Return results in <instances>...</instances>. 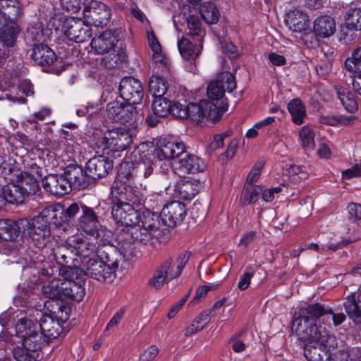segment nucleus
I'll return each mask as SVG.
<instances>
[{
    "label": "nucleus",
    "mask_w": 361,
    "mask_h": 361,
    "mask_svg": "<svg viewBox=\"0 0 361 361\" xmlns=\"http://www.w3.org/2000/svg\"><path fill=\"white\" fill-rule=\"evenodd\" d=\"M149 149L145 142L134 149L129 157V161L120 165L117 178L111 188L116 195L133 204H140L144 197L142 189L136 186L133 180V176L147 178L154 171V164L148 157Z\"/></svg>",
    "instance_id": "1"
},
{
    "label": "nucleus",
    "mask_w": 361,
    "mask_h": 361,
    "mask_svg": "<svg viewBox=\"0 0 361 361\" xmlns=\"http://www.w3.org/2000/svg\"><path fill=\"white\" fill-rule=\"evenodd\" d=\"M112 217L117 224L132 228L135 241L147 243L159 227V216L149 210L139 212L129 203L118 201L111 209Z\"/></svg>",
    "instance_id": "2"
},
{
    "label": "nucleus",
    "mask_w": 361,
    "mask_h": 361,
    "mask_svg": "<svg viewBox=\"0 0 361 361\" xmlns=\"http://www.w3.org/2000/svg\"><path fill=\"white\" fill-rule=\"evenodd\" d=\"M331 319L335 326H338L344 322L345 316L342 313L334 314L319 303L312 304L299 310V317L294 319L292 329L298 337L310 338L313 335V329L317 331L325 329L329 332L322 323L330 326Z\"/></svg>",
    "instance_id": "3"
},
{
    "label": "nucleus",
    "mask_w": 361,
    "mask_h": 361,
    "mask_svg": "<svg viewBox=\"0 0 361 361\" xmlns=\"http://www.w3.org/2000/svg\"><path fill=\"white\" fill-rule=\"evenodd\" d=\"M312 336L310 338L300 340L307 341L304 347V356L308 361H323L324 350L327 352L334 349L337 345L336 337L329 334L325 329L317 331L313 329Z\"/></svg>",
    "instance_id": "4"
},
{
    "label": "nucleus",
    "mask_w": 361,
    "mask_h": 361,
    "mask_svg": "<svg viewBox=\"0 0 361 361\" xmlns=\"http://www.w3.org/2000/svg\"><path fill=\"white\" fill-rule=\"evenodd\" d=\"M82 215L78 219V229L94 240H97L99 245H108L111 243V233L99 222L92 209L82 205Z\"/></svg>",
    "instance_id": "5"
},
{
    "label": "nucleus",
    "mask_w": 361,
    "mask_h": 361,
    "mask_svg": "<svg viewBox=\"0 0 361 361\" xmlns=\"http://www.w3.org/2000/svg\"><path fill=\"white\" fill-rule=\"evenodd\" d=\"M118 268V262L111 259L105 250L81 267L87 275L105 282H111L114 279Z\"/></svg>",
    "instance_id": "6"
},
{
    "label": "nucleus",
    "mask_w": 361,
    "mask_h": 361,
    "mask_svg": "<svg viewBox=\"0 0 361 361\" xmlns=\"http://www.w3.org/2000/svg\"><path fill=\"white\" fill-rule=\"evenodd\" d=\"M40 214L30 220L20 219L23 227H27L28 235L35 247L38 248L42 254L47 247L54 243V239L51 233L50 226Z\"/></svg>",
    "instance_id": "7"
},
{
    "label": "nucleus",
    "mask_w": 361,
    "mask_h": 361,
    "mask_svg": "<svg viewBox=\"0 0 361 361\" xmlns=\"http://www.w3.org/2000/svg\"><path fill=\"white\" fill-rule=\"evenodd\" d=\"M90 238H85L82 235L77 234L71 235L67 238V244L71 247L74 252L75 260L74 264L75 266H82L87 264L97 255L102 253V246L106 245H99L97 240L95 242L90 241Z\"/></svg>",
    "instance_id": "8"
},
{
    "label": "nucleus",
    "mask_w": 361,
    "mask_h": 361,
    "mask_svg": "<svg viewBox=\"0 0 361 361\" xmlns=\"http://www.w3.org/2000/svg\"><path fill=\"white\" fill-rule=\"evenodd\" d=\"M133 142L131 131L125 128H115L108 130L98 140V148L104 154L126 150Z\"/></svg>",
    "instance_id": "9"
},
{
    "label": "nucleus",
    "mask_w": 361,
    "mask_h": 361,
    "mask_svg": "<svg viewBox=\"0 0 361 361\" xmlns=\"http://www.w3.org/2000/svg\"><path fill=\"white\" fill-rule=\"evenodd\" d=\"M16 331L22 345L29 350L37 351L47 343L38 324L32 320L20 319L16 325Z\"/></svg>",
    "instance_id": "10"
},
{
    "label": "nucleus",
    "mask_w": 361,
    "mask_h": 361,
    "mask_svg": "<svg viewBox=\"0 0 361 361\" xmlns=\"http://www.w3.org/2000/svg\"><path fill=\"white\" fill-rule=\"evenodd\" d=\"M192 120L200 122L205 120L207 122L216 123L219 121L223 114L228 109L227 103H219L208 99H204L192 105Z\"/></svg>",
    "instance_id": "11"
},
{
    "label": "nucleus",
    "mask_w": 361,
    "mask_h": 361,
    "mask_svg": "<svg viewBox=\"0 0 361 361\" xmlns=\"http://www.w3.org/2000/svg\"><path fill=\"white\" fill-rule=\"evenodd\" d=\"M235 88L236 82L234 75L230 72H223L208 85L207 90L208 99L216 102L217 104L227 103L224 99L225 92H231Z\"/></svg>",
    "instance_id": "12"
},
{
    "label": "nucleus",
    "mask_w": 361,
    "mask_h": 361,
    "mask_svg": "<svg viewBox=\"0 0 361 361\" xmlns=\"http://www.w3.org/2000/svg\"><path fill=\"white\" fill-rule=\"evenodd\" d=\"M145 144L149 149L148 157H150L152 164V157H157L160 161L173 159L180 156L185 150V145L183 142L168 137L161 138L157 148Z\"/></svg>",
    "instance_id": "13"
},
{
    "label": "nucleus",
    "mask_w": 361,
    "mask_h": 361,
    "mask_svg": "<svg viewBox=\"0 0 361 361\" xmlns=\"http://www.w3.org/2000/svg\"><path fill=\"white\" fill-rule=\"evenodd\" d=\"M83 15L85 20L97 27L106 25L111 17V11L104 3L91 0L85 5Z\"/></svg>",
    "instance_id": "14"
},
{
    "label": "nucleus",
    "mask_w": 361,
    "mask_h": 361,
    "mask_svg": "<svg viewBox=\"0 0 361 361\" xmlns=\"http://www.w3.org/2000/svg\"><path fill=\"white\" fill-rule=\"evenodd\" d=\"M63 30L64 35L72 41L77 43L83 42L89 39L92 35V28L84 21L75 18H66L63 23Z\"/></svg>",
    "instance_id": "15"
},
{
    "label": "nucleus",
    "mask_w": 361,
    "mask_h": 361,
    "mask_svg": "<svg viewBox=\"0 0 361 361\" xmlns=\"http://www.w3.org/2000/svg\"><path fill=\"white\" fill-rule=\"evenodd\" d=\"M108 116L113 120L128 123L135 120L137 111L136 107L128 102L125 104L120 100H114L109 102L106 106Z\"/></svg>",
    "instance_id": "16"
},
{
    "label": "nucleus",
    "mask_w": 361,
    "mask_h": 361,
    "mask_svg": "<svg viewBox=\"0 0 361 361\" xmlns=\"http://www.w3.org/2000/svg\"><path fill=\"white\" fill-rule=\"evenodd\" d=\"M42 255L44 259H40L41 262L47 259L49 261H56L58 264H67L75 260L73 250L68 245L67 241L61 244L56 243L54 245V243H51Z\"/></svg>",
    "instance_id": "17"
},
{
    "label": "nucleus",
    "mask_w": 361,
    "mask_h": 361,
    "mask_svg": "<svg viewBox=\"0 0 361 361\" xmlns=\"http://www.w3.org/2000/svg\"><path fill=\"white\" fill-rule=\"evenodd\" d=\"M119 93L123 100L134 105L141 102L144 91L138 80L128 77L123 78L120 82Z\"/></svg>",
    "instance_id": "18"
},
{
    "label": "nucleus",
    "mask_w": 361,
    "mask_h": 361,
    "mask_svg": "<svg viewBox=\"0 0 361 361\" xmlns=\"http://www.w3.org/2000/svg\"><path fill=\"white\" fill-rule=\"evenodd\" d=\"M285 23L289 30L296 33H305L310 28L307 14L298 8L288 10L285 16Z\"/></svg>",
    "instance_id": "19"
},
{
    "label": "nucleus",
    "mask_w": 361,
    "mask_h": 361,
    "mask_svg": "<svg viewBox=\"0 0 361 361\" xmlns=\"http://www.w3.org/2000/svg\"><path fill=\"white\" fill-rule=\"evenodd\" d=\"M118 40V36L115 32L106 30L94 37L92 39L90 45L94 54H104L114 51Z\"/></svg>",
    "instance_id": "20"
},
{
    "label": "nucleus",
    "mask_w": 361,
    "mask_h": 361,
    "mask_svg": "<svg viewBox=\"0 0 361 361\" xmlns=\"http://www.w3.org/2000/svg\"><path fill=\"white\" fill-rule=\"evenodd\" d=\"M186 215L185 204L179 201H173L162 209L161 216L164 224L170 227L180 224Z\"/></svg>",
    "instance_id": "21"
},
{
    "label": "nucleus",
    "mask_w": 361,
    "mask_h": 361,
    "mask_svg": "<svg viewBox=\"0 0 361 361\" xmlns=\"http://www.w3.org/2000/svg\"><path fill=\"white\" fill-rule=\"evenodd\" d=\"M113 168L112 161L104 156L94 157L85 166V173L92 179L106 176Z\"/></svg>",
    "instance_id": "22"
},
{
    "label": "nucleus",
    "mask_w": 361,
    "mask_h": 361,
    "mask_svg": "<svg viewBox=\"0 0 361 361\" xmlns=\"http://www.w3.org/2000/svg\"><path fill=\"white\" fill-rule=\"evenodd\" d=\"M41 216L46 219L50 226L51 224L56 227L66 230L68 221L65 214V209L60 204H54L44 208L40 213Z\"/></svg>",
    "instance_id": "23"
},
{
    "label": "nucleus",
    "mask_w": 361,
    "mask_h": 361,
    "mask_svg": "<svg viewBox=\"0 0 361 361\" xmlns=\"http://www.w3.org/2000/svg\"><path fill=\"white\" fill-rule=\"evenodd\" d=\"M190 256L189 252H183L178 256L176 262L168 259L163 262L158 268L164 272L169 281L172 280L181 274Z\"/></svg>",
    "instance_id": "24"
},
{
    "label": "nucleus",
    "mask_w": 361,
    "mask_h": 361,
    "mask_svg": "<svg viewBox=\"0 0 361 361\" xmlns=\"http://www.w3.org/2000/svg\"><path fill=\"white\" fill-rule=\"evenodd\" d=\"M44 190L52 195L63 196L70 192V185L63 176L49 174L42 179Z\"/></svg>",
    "instance_id": "25"
},
{
    "label": "nucleus",
    "mask_w": 361,
    "mask_h": 361,
    "mask_svg": "<svg viewBox=\"0 0 361 361\" xmlns=\"http://www.w3.org/2000/svg\"><path fill=\"white\" fill-rule=\"evenodd\" d=\"M206 165L198 157L189 154L180 159L178 166L176 167V173L179 176L189 173H197L205 170Z\"/></svg>",
    "instance_id": "26"
},
{
    "label": "nucleus",
    "mask_w": 361,
    "mask_h": 361,
    "mask_svg": "<svg viewBox=\"0 0 361 361\" xmlns=\"http://www.w3.org/2000/svg\"><path fill=\"white\" fill-rule=\"evenodd\" d=\"M39 329L44 338L52 340L56 338L61 333L63 328L60 320L49 314L43 315L40 319Z\"/></svg>",
    "instance_id": "27"
},
{
    "label": "nucleus",
    "mask_w": 361,
    "mask_h": 361,
    "mask_svg": "<svg viewBox=\"0 0 361 361\" xmlns=\"http://www.w3.org/2000/svg\"><path fill=\"white\" fill-rule=\"evenodd\" d=\"M27 195L23 192V190L16 183L7 185L3 188L2 195H0V207L3 202H7L12 204H19L24 202Z\"/></svg>",
    "instance_id": "28"
},
{
    "label": "nucleus",
    "mask_w": 361,
    "mask_h": 361,
    "mask_svg": "<svg viewBox=\"0 0 361 361\" xmlns=\"http://www.w3.org/2000/svg\"><path fill=\"white\" fill-rule=\"evenodd\" d=\"M32 58L36 64L44 66L51 65L56 59V56L47 45L39 44L33 48Z\"/></svg>",
    "instance_id": "29"
},
{
    "label": "nucleus",
    "mask_w": 361,
    "mask_h": 361,
    "mask_svg": "<svg viewBox=\"0 0 361 361\" xmlns=\"http://www.w3.org/2000/svg\"><path fill=\"white\" fill-rule=\"evenodd\" d=\"M178 48L183 59L192 61L201 53L202 49V41L197 40V42L194 45L187 38L182 37L178 42Z\"/></svg>",
    "instance_id": "30"
},
{
    "label": "nucleus",
    "mask_w": 361,
    "mask_h": 361,
    "mask_svg": "<svg viewBox=\"0 0 361 361\" xmlns=\"http://www.w3.org/2000/svg\"><path fill=\"white\" fill-rule=\"evenodd\" d=\"M313 29L316 35L326 38L335 32L336 22L329 16H322L314 20Z\"/></svg>",
    "instance_id": "31"
},
{
    "label": "nucleus",
    "mask_w": 361,
    "mask_h": 361,
    "mask_svg": "<svg viewBox=\"0 0 361 361\" xmlns=\"http://www.w3.org/2000/svg\"><path fill=\"white\" fill-rule=\"evenodd\" d=\"M63 301L75 300L80 302L85 295V288L81 284V280L76 281H66L63 283Z\"/></svg>",
    "instance_id": "32"
},
{
    "label": "nucleus",
    "mask_w": 361,
    "mask_h": 361,
    "mask_svg": "<svg viewBox=\"0 0 361 361\" xmlns=\"http://www.w3.org/2000/svg\"><path fill=\"white\" fill-rule=\"evenodd\" d=\"M17 178L16 184L18 185L27 196L35 194L38 189L37 179L28 175V171H13Z\"/></svg>",
    "instance_id": "33"
},
{
    "label": "nucleus",
    "mask_w": 361,
    "mask_h": 361,
    "mask_svg": "<svg viewBox=\"0 0 361 361\" xmlns=\"http://www.w3.org/2000/svg\"><path fill=\"white\" fill-rule=\"evenodd\" d=\"M197 185L188 180L178 181L173 188V195L183 200H190L198 192Z\"/></svg>",
    "instance_id": "34"
},
{
    "label": "nucleus",
    "mask_w": 361,
    "mask_h": 361,
    "mask_svg": "<svg viewBox=\"0 0 361 361\" xmlns=\"http://www.w3.org/2000/svg\"><path fill=\"white\" fill-rule=\"evenodd\" d=\"M20 220L14 221L11 219H0V238L4 240H13L20 232Z\"/></svg>",
    "instance_id": "35"
},
{
    "label": "nucleus",
    "mask_w": 361,
    "mask_h": 361,
    "mask_svg": "<svg viewBox=\"0 0 361 361\" xmlns=\"http://www.w3.org/2000/svg\"><path fill=\"white\" fill-rule=\"evenodd\" d=\"M63 283L61 279H54L42 288V293L46 298L63 300Z\"/></svg>",
    "instance_id": "36"
},
{
    "label": "nucleus",
    "mask_w": 361,
    "mask_h": 361,
    "mask_svg": "<svg viewBox=\"0 0 361 361\" xmlns=\"http://www.w3.org/2000/svg\"><path fill=\"white\" fill-rule=\"evenodd\" d=\"M63 176L69 183L70 191L72 188L80 187L85 182L83 170L79 166H68Z\"/></svg>",
    "instance_id": "37"
},
{
    "label": "nucleus",
    "mask_w": 361,
    "mask_h": 361,
    "mask_svg": "<svg viewBox=\"0 0 361 361\" xmlns=\"http://www.w3.org/2000/svg\"><path fill=\"white\" fill-rule=\"evenodd\" d=\"M288 110L295 124L301 125L304 122L306 110L301 100L299 99L291 100L288 104Z\"/></svg>",
    "instance_id": "38"
},
{
    "label": "nucleus",
    "mask_w": 361,
    "mask_h": 361,
    "mask_svg": "<svg viewBox=\"0 0 361 361\" xmlns=\"http://www.w3.org/2000/svg\"><path fill=\"white\" fill-rule=\"evenodd\" d=\"M18 35L16 24L10 20L4 26L0 27V38L3 43L7 47H12Z\"/></svg>",
    "instance_id": "39"
},
{
    "label": "nucleus",
    "mask_w": 361,
    "mask_h": 361,
    "mask_svg": "<svg viewBox=\"0 0 361 361\" xmlns=\"http://www.w3.org/2000/svg\"><path fill=\"white\" fill-rule=\"evenodd\" d=\"M336 94L347 111L354 113L357 110V102L352 92L343 87H339L336 88Z\"/></svg>",
    "instance_id": "40"
},
{
    "label": "nucleus",
    "mask_w": 361,
    "mask_h": 361,
    "mask_svg": "<svg viewBox=\"0 0 361 361\" xmlns=\"http://www.w3.org/2000/svg\"><path fill=\"white\" fill-rule=\"evenodd\" d=\"M211 311L202 312L185 329V336H190L202 330L209 322Z\"/></svg>",
    "instance_id": "41"
},
{
    "label": "nucleus",
    "mask_w": 361,
    "mask_h": 361,
    "mask_svg": "<svg viewBox=\"0 0 361 361\" xmlns=\"http://www.w3.org/2000/svg\"><path fill=\"white\" fill-rule=\"evenodd\" d=\"M62 265L60 268L56 267L62 282L75 281V279L80 280L78 279L79 273L83 271L81 269V266H75L74 262H71V264Z\"/></svg>",
    "instance_id": "42"
},
{
    "label": "nucleus",
    "mask_w": 361,
    "mask_h": 361,
    "mask_svg": "<svg viewBox=\"0 0 361 361\" xmlns=\"http://www.w3.org/2000/svg\"><path fill=\"white\" fill-rule=\"evenodd\" d=\"M262 192V186L246 184L240 195V202L244 205L252 204L257 200Z\"/></svg>",
    "instance_id": "43"
},
{
    "label": "nucleus",
    "mask_w": 361,
    "mask_h": 361,
    "mask_svg": "<svg viewBox=\"0 0 361 361\" xmlns=\"http://www.w3.org/2000/svg\"><path fill=\"white\" fill-rule=\"evenodd\" d=\"M200 13L207 24L216 23L219 19V12L214 4L204 2L200 7Z\"/></svg>",
    "instance_id": "44"
},
{
    "label": "nucleus",
    "mask_w": 361,
    "mask_h": 361,
    "mask_svg": "<svg viewBox=\"0 0 361 361\" xmlns=\"http://www.w3.org/2000/svg\"><path fill=\"white\" fill-rule=\"evenodd\" d=\"M166 80L159 75H152L149 82V90L154 97H163L166 92Z\"/></svg>",
    "instance_id": "45"
},
{
    "label": "nucleus",
    "mask_w": 361,
    "mask_h": 361,
    "mask_svg": "<svg viewBox=\"0 0 361 361\" xmlns=\"http://www.w3.org/2000/svg\"><path fill=\"white\" fill-rule=\"evenodd\" d=\"M344 307L347 314L355 322L358 323L361 321V310L357 302L355 295L347 297L344 302Z\"/></svg>",
    "instance_id": "46"
},
{
    "label": "nucleus",
    "mask_w": 361,
    "mask_h": 361,
    "mask_svg": "<svg viewBox=\"0 0 361 361\" xmlns=\"http://www.w3.org/2000/svg\"><path fill=\"white\" fill-rule=\"evenodd\" d=\"M348 28L354 30H361V7L350 8L345 17Z\"/></svg>",
    "instance_id": "47"
},
{
    "label": "nucleus",
    "mask_w": 361,
    "mask_h": 361,
    "mask_svg": "<svg viewBox=\"0 0 361 361\" xmlns=\"http://www.w3.org/2000/svg\"><path fill=\"white\" fill-rule=\"evenodd\" d=\"M154 115L159 117H165L171 114V105L169 101L163 97H154L152 104Z\"/></svg>",
    "instance_id": "48"
},
{
    "label": "nucleus",
    "mask_w": 361,
    "mask_h": 361,
    "mask_svg": "<svg viewBox=\"0 0 361 361\" xmlns=\"http://www.w3.org/2000/svg\"><path fill=\"white\" fill-rule=\"evenodd\" d=\"M0 8L12 20L20 16V6L18 0H0Z\"/></svg>",
    "instance_id": "49"
},
{
    "label": "nucleus",
    "mask_w": 361,
    "mask_h": 361,
    "mask_svg": "<svg viewBox=\"0 0 361 361\" xmlns=\"http://www.w3.org/2000/svg\"><path fill=\"white\" fill-rule=\"evenodd\" d=\"M330 361H361V348H353L335 353Z\"/></svg>",
    "instance_id": "50"
},
{
    "label": "nucleus",
    "mask_w": 361,
    "mask_h": 361,
    "mask_svg": "<svg viewBox=\"0 0 361 361\" xmlns=\"http://www.w3.org/2000/svg\"><path fill=\"white\" fill-rule=\"evenodd\" d=\"M188 34L191 36H196L199 39L197 40L202 41L205 35V31L202 28L201 21L198 16L190 15L188 20Z\"/></svg>",
    "instance_id": "51"
},
{
    "label": "nucleus",
    "mask_w": 361,
    "mask_h": 361,
    "mask_svg": "<svg viewBox=\"0 0 361 361\" xmlns=\"http://www.w3.org/2000/svg\"><path fill=\"white\" fill-rule=\"evenodd\" d=\"M192 105L195 103H190L186 105L179 102H173L171 105V114L178 118L185 119L190 118L192 119Z\"/></svg>",
    "instance_id": "52"
},
{
    "label": "nucleus",
    "mask_w": 361,
    "mask_h": 361,
    "mask_svg": "<svg viewBox=\"0 0 361 361\" xmlns=\"http://www.w3.org/2000/svg\"><path fill=\"white\" fill-rule=\"evenodd\" d=\"M300 140L305 150L312 149L314 146V133L310 126H304L299 133Z\"/></svg>",
    "instance_id": "53"
},
{
    "label": "nucleus",
    "mask_w": 361,
    "mask_h": 361,
    "mask_svg": "<svg viewBox=\"0 0 361 361\" xmlns=\"http://www.w3.org/2000/svg\"><path fill=\"white\" fill-rule=\"evenodd\" d=\"M13 358L16 361H37L36 351H31L23 346L13 349ZM0 361H11L8 358L0 359Z\"/></svg>",
    "instance_id": "54"
},
{
    "label": "nucleus",
    "mask_w": 361,
    "mask_h": 361,
    "mask_svg": "<svg viewBox=\"0 0 361 361\" xmlns=\"http://www.w3.org/2000/svg\"><path fill=\"white\" fill-rule=\"evenodd\" d=\"M286 172L294 182H298L307 177V168L305 166L290 164L286 169Z\"/></svg>",
    "instance_id": "55"
},
{
    "label": "nucleus",
    "mask_w": 361,
    "mask_h": 361,
    "mask_svg": "<svg viewBox=\"0 0 361 361\" xmlns=\"http://www.w3.org/2000/svg\"><path fill=\"white\" fill-rule=\"evenodd\" d=\"M147 38L149 47H151L153 55L152 57L156 62H162L164 57L161 54V45L159 43L155 35L152 32H148Z\"/></svg>",
    "instance_id": "56"
},
{
    "label": "nucleus",
    "mask_w": 361,
    "mask_h": 361,
    "mask_svg": "<svg viewBox=\"0 0 361 361\" xmlns=\"http://www.w3.org/2000/svg\"><path fill=\"white\" fill-rule=\"evenodd\" d=\"M361 62V46L355 49L351 55L350 58H348L345 60V66L350 72H356V69L358 68L360 63Z\"/></svg>",
    "instance_id": "57"
},
{
    "label": "nucleus",
    "mask_w": 361,
    "mask_h": 361,
    "mask_svg": "<svg viewBox=\"0 0 361 361\" xmlns=\"http://www.w3.org/2000/svg\"><path fill=\"white\" fill-rule=\"evenodd\" d=\"M353 118L351 116H341L336 117L335 116H321L319 121L321 123L326 124L329 126H336L338 123L341 124H348L352 121Z\"/></svg>",
    "instance_id": "58"
},
{
    "label": "nucleus",
    "mask_w": 361,
    "mask_h": 361,
    "mask_svg": "<svg viewBox=\"0 0 361 361\" xmlns=\"http://www.w3.org/2000/svg\"><path fill=\"white\" fill-rule=\"evenodd\" d=\"M26 37L33 42L44 41V35L41 25H30L27 28Z\"/></svg>",
    "instance_id": "59"
},
{
    "label": "nucleus",
    "mask_w": 361,
    "mask_h": 361,
    "mask_svg": "<svg viewBox=\"0 0 361 361\" xmlns=\"http://www.w3.org/2000/svg\"><path fill=\"white\" fill-rule=\"evenodd\" d=\"M169 280L166 275L157 267L154 271L152 278L149 280V284L158 289L161 288L165 283H167Z\"/></svg>",
    "instance_id": "60"
},
{
    "label": "nucleus",
    "mask_w": 361,
    "mask_h": 361,
    "mask_svg": "<svg viewBox=\"0 0 361 361\" xmlns=\"http://www.w3.org/2000/svg\"><path fill=\"white\" fill-rule=\"evenodd\" d=\"M124 312L125 310L122 307L114 314L104 329V332L105 334H109L111 331H114L118 326L124 315Z\"/></svg>",
    "instance_id": "61"
},
{
    "label": "nucleus",
    "mask_w": 361,
    "mask_h": 361,
    "mask_svg": "<svg viewBox=\"0 0 361 361\" xmlns=\"http://www.w3.org/2000/svg\"><path fill=\"white\" fill-rule=\"evenodd\" d=\"M254 275V271L251 267L246 269V271L240 276L238 283V288L241 290H245L250 286L251 279Z\"/></svg>",
    "instance_id": "62"
},
{
    "label": "nucleus",
    "mask_w": 361,
    "mask_h": 361,
    "mask_svg": "<svg viewBox=\"0 0 361 361\" xmlns=\"http://www.w3.org/2000/svg\"><path fill=\"white\" fill-rule=\"evenodd\" d=\"M159 351V348L156 345H150L140 354V360L152 361L157 356Z\"/></svg>",
    "instance_id": "63"
},
{
    "label": "nucleus",
    "mask_w": 361,
    "mask_h": 361,
    "mask_svg": "<svg viewBox=\"0 0 361 361\" xmlns=\"http://www.w3.org/2000/svg\"><path fill=\"white\" fill-rule=\"evenodd\" d=\"M348 218L350 220L355 221L361 219V204L357 203H350L348 206Z\"/></svg>",
    "instance_id": "64"
}]
</instances>
